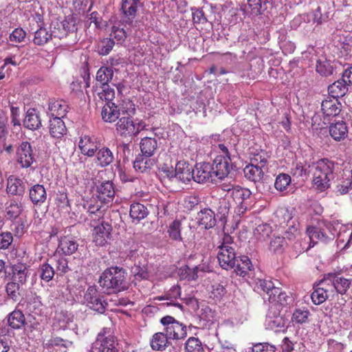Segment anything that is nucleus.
Listing matches in <instances>:
<instances>
[{
  "label": "nucleus",
  "mask_w": 352,
  "mask_h": 352,
  "mask_svg": "<svg viewBox=\"0 0 352 352\" xmlns=\"http://www.w3.org/2000/svg\"><path fill=\"white\" fill-rule=\"evenodd\" d=\"M307 234L313 243H316L318 241L328 243L334 239L336 234H338V245L344 243L345 236L346 238V243L342 249L348 248L352 243V230L349 232L344 226L334 221L332 223L320 222L317 226L309 227L307 229Z\"/></svg>",
  "instance_id": "1"
},
{
  "label": "nucleus",
  "mask_w": 352,
  "mask_h": 352,
  "mask_svg": "<svg viewBox=\"0 0 352 352\" xmlns=\"http://www.w3.org/2000/svg\"><path fill=\"white\" fill-rule=\"evenodd\" d=\"M337 165L333 161L323 158L311 166V187L315 191L322 192L329 188Z\"/></svg>",
  "instance_id": "2"
},
{
  "label": "nucleus",
  "mask_w": 352,
  "mask_h": 352,
  "mask_svg": "<svg viewBox=\"0 0 352 352\" xmlns=\"http://www.w3.org/2000/svg\"><path fill=\"white\" fill-rule=\"evenodd\" d=\"M99 283L109 292H120L128 288L125 270L118 267L106 270L101 275Z\"/></svg>",
  "instance_id": "3"
},
{
  "label": "nucleus",
  "mask_w": 352,
  "mask_h": 352,
  "mask_svg": "<svg viewBox=\"0 0 352 352\" xmlns=\"http://www.w3.org/2000/svg\"><path fill=\"white\" fill-rule=\"evenodd\" d=\"M76 29L74 20L66 19L62 23L54 24L50 33L45 28L37 30L34 33L33 41L36 45H43L47 43L52 36L62 38L66 36L68 32H74Z\"/></svg>",
  "instance_id": "4"
},
{
  "label": "nucleus",
  "mask_w": 352,
  "mask_h": 352,
  "mask_svg": "<svg viewBox=\"0 0 352 352\" xmlns=\"http://www.w3.org/2000/svg\"><path fill=\"white\" fill-rule=\"evenodd\" d=\"M223 191L228 192V196L232 198L236 205V212L239 215L244 214L250 210L254 203L251 191L240 186L223 183L221 185Z\"/></svg>",
  "instance_id": "5"
},
{
  "label": "nucleus",
  "mask_w": 352,
  "mask_h": 352,
  "mask_svg": "<svg viewBox=\"0 0 352 352\" xmlns=\"http://www.w3.org/2000/svg\"><path fill=\"white\" fill-rule=\"evenodd\" d=\"M88 211L90 213L89 215L91 221V226L94 227V242L97 245L103 246L108 243L110 239L111 231L112 230L111 226L104 222L102 219H100L102 212L100 208H97L95 211L91 210L90 207Z\"/></svg>",
  "instance_id": "6"
},
{
  "label": "nucleus",
  "mask_w": 352,
  "mask_h": 352,
  "mask_svg": "<svg viewBox=\"0 0 352 352\" xmlns=\"http://www.w3.org/2000/svg\"><path fill=\"white\" fill-rule=\"evenodd\" d=\"M116 337L109 328H103L98 334L90 350L94 352H119Z\"/></svg>",
  "instance_id": "7"
},
{
  "label": "nucleus",
  "mask_w": 352,
  "mask_h": 352,
  "mask_svg": "<svg viewBox=\"0 0 352 352\" xmlns=\"http://www.w3.org/2000/svg\"><path fill=\"white\" fill-rule=\"evenodd\" d=\"M230 241V236H225L222 244L218 247L217 258L219 265L227 270L234 268L236 261L235 249Z\"/></svg>",
  "instance_id": "8"
},
{
  "label": "nucleus",
  "mask_w": 352,
  "mask_h": 352,
  "mask_svg": "<svg viewBox=\"0 0 352 352\" xmlns=\"http://www.w3.org/2000/svg\"><path fill=\"white\" fill-rule=\"evenodd\" d=\"M15 160L21 168H28L36 162L37 155L31 144L22 141L15 148Z\"/></svg>",
  "instance_id": "9"
},
{
  "label": "nucleus",
  "mask_w": 352,
  "mask_h": 352,
  "mask_svg": "<svg viewBox=\"0 0 352 352\" xmlns=\"http://www.w3.org/2000/svg\"><path fill=\"white\" fill-rule=\"evenodd\" d=\"M321 285H327L336 294H345L351 285V280L340 276L339 273L330 272L324 274L320 281Z\"/></svg>",
  "instance_id": "10"
},
{
  "label": "nucleus",
  "mask_w": 352,
  "mask_h": 352,
  "mask_svg": "<svg viewBox=\"0 0 352 352\" xmlns=\"http://www.w3.org/2000/svg\"><path fill=\"white\" fill-rule=\"evenodd\" d=\"M116 131L122 136H136L146 128V124L142 120L133 121L129 117H122L116 125Z\"/></svg>",
  "instance_id": "11"
},
{
  "label": "nucleus",
  "mask_w": 352,
  "mask_h": 352,
  "mask_svg": "<svg viewBox=\"0 0 352 352\" xmlns=\"http://www.w3.org/2000/svg\"><path fill=\"white\" fill-rule=\"evenodd\" d=\"M160 322L164 327V332L169 340H179L186 337V326L176 320L173 317L164 316L160 320Z\"/></svg>",
  "instance_id": "12"
},
{
  "label": "nucleus",
  "mask_w": 352,
  "mask_h": 352,
  "mask_svg": "<svg viewBox=\"0 0 352 352\" xmlns=\"http://www.w3.org/2000/svg\"><path fill=\"white\" fill-rule=\"evenodd\" d=\"M82 302L91 309L100 314H103L105 311L107 305L103 296L100 295L97 289L94 286L88 287L84 294Z\"/></svg>",
  "instance_id": "13"
},
{
  "label": "nucleus",
  "mask_w": 352,
  "mask_h": 352,
  "mask_svg": "<svg viewBox=\"0 0 352 352\" xmlns=\"http://www.w3.org/2000/svg\"><path fill=\"white\" fill-rule=\"evenodd\" d=\"M230 161V156L217 155L214 158L212 168L217 182L228 177L232 168Z\"/></svg>",
  "instance_id": "14"
},
{
  "label": "nucleus",
  "mask_w": 352,
  "mask_h": 352,
  "mask_svg": "<svg viewBox=\"0 0 352 352\" xmlns=\"http://www.w3.org/2000/svg\"><path fill=\"white\" fill-rule=\"evenodd\" d=\"M192 173V179L197 183H217L212 166L209 163L197 164Z\"/></svg>",
  "instance_id": "15"
},
{
  "label": "nucleus",
  "mask_w": 352,
  "mask_h": 352,
  "mask_svg": "<svg viewBox=\"0 0 352 352\" xmlns=\"http://www.w3.org/2000/svg\"><path fill=\"white\" fill-rule=\"evenodd\" d=\"M25 190V183L14 175H10L7 179L6 192L8 195L23 199Z\"/></svg>",
  "instance_id": "16"
},
{
  "label": "nucleus",
  "mask_w": 352,
  "mask_h": 352,
  "mask_svg": "<svg viewBox=\"0 0 352 352\" xmlns=\"http://www.w3.org/2000/svg\"><path fill=\"white\" fill-rule=\"evenodd\" d=\"M209 271L210 267L205 264L199 265L192 268H190L188 266L186 265L184 267L179 268L178 274L182 279H186L188 280H195L199 276H201V273Z\"/></svg>",
  "instance_id": "17"
},
{
  "label": "nucleus",
  "mask_w": 352,
  "mask_h": 352,
  "mask_svg": "<svg viewBox=\"0 0 352 352\" xmlns=\"http://www.w3.org/2000/svg\"><path fill=\"white\" fill-rule=\"evenodd\" d=\"M193 169L192 166L186 161L180 160L177 162L175 168V178L186 183L192 179Z\"/></svg>",
  "instance_id": "18"
},
{
  "label": "nucleus",
  "mask_w": 352,
  "mask_h": 352,
  "mask_svg": "<svg viewBox=\"0 0 352 352\" xmlns=\"http://www.w3.org/2000/svg\"><path fill=\"white\" fill-rule=\"evenodd\" d=\"M342 104L338 99L327 97L321 103V110L325 117H334L341 111Z\"/></svg>",
  "instance_id": "19"
},
{
  "label": "nucleus",
  "mask_w": 352,
  "mask_h": 352,
  "mask_svg": "<svg viewBox=\"0 0 352 352\" xmlns=\"http://www.w3.org/2000/svg\"><path fill=\"white\" fill-rule=\"evenodd\" d=\"M81 153L88 157H92L98 149V142L94 137L84 135L81 137L78 142Z\"/></svg>",
  "instance_id": "20"
},
{
  "label": "nucleus",
  "mask_w": 352,
  "mask_h": 352,
  "mask_svg": "<svg viewBox=\"0 0 352 352\" xmlns=\"http://www.w3.org/2000/svg\"><path fill=\"white\" fill-rule=\"evenodd\" d=\"M97 197L103 203L111 201L115 195L113 183L109 181L102 182L97 186Z\"/></svg>",
  "instance_id": "21"
},
{
  "label": "nucleus",
  "mask_w": 352,
  "mask_h": 352,
  "mask_svg": "<svg viewBox=\"0 0 352 352\" xmlns=\"http://www.w3.org/2000/svg\"><path fill=\"white\" fill-rule=\"evenodd\" d=\"M23 199H12L6 204V214L9 219H15L22 213L25 205L22 201Z\"/></svg>",
  "instance_id": "22"
},
{
  "label": "nucleus",
  "mask_w": 352,
  "mask_h": 352,
  "mask_svg": "<svg viewBox=\"0 0 352 352\" xmlns=\"http://www.w3.org/2000/svg\"><path fill=\"white\" fill-rule=\"evenodd\" d=\"M49 131L52 137L61 139L66 134L67 128L60 117H54L50 119Z\"/></svg>",
  "instance_id": "23"
},
{
  "label": "nucleus",
  "mask_w": 352,
  "mask_h": 352,
  "mask_svg": "<svg viewBox=\"0 0 352 352\" xmlns=\"http://www.w3.org/2000/svg\"><path fill=\"white\" fill-rule=\"evenodd\" d=\"M199 225L205 229H210L216 225L214 212L210 208H204L197 213Z\"/></svg>",
  "instance_id": "24"
},
{
  "label": "nucleus",
  "mask_w": 352,
  "mask_h": 352,
  "mask_svg": "<svg viewBox=\"0 0 352 352\" xmlns=\"http://www.w3.org/2000/svg\"><path fill=\"white\" fill-rule=\"evenodd\" d=\"M120 116V109L113 102H106L102 109L101 116L105 122H114L119 118Z\"/></svg>",
  "instance_id": "25"
},
{
  "label": "nucleus",
  "mask_w": 352,
  "mask_h": 352,
  "mask_svg": "<svg viewBox=\"0 0 352 352\" xmlns=\"http://www.w3.org/2000/svg\"><path fill=\"white\" fill-rule=\"evenodd\" d=\"M23 126L30 130H36L41 126V120L38 111L35 109H29L23 120Z\"/></svg>",
  "instance_id": "26"
},
{
  "label": "nucleus",
  "mask_w": 352,
  "mask_h": 352,
  "mask_svg": "<svg viewBox=\"0 0 352 352\" xmlns=\"http://www.w3.org/2000/svg\"><path fill=\"white\" fill-rule=\"evenodd\" d=\"M329 131L331 138L338 142L344 140L348 135V127L343 121L331 124L329 127Z\"/></svg>",
  "instance_id": "27"
},
{
  "label": "nucleus",
  "mask_w": 352,
  "mask_h": 352,
  "mask_svg": "<svg viewBox=\"0 0 352 352\" xmlns=\"http://www.w3.org/2000/svg\"><path fill=\"white\" fill-rule=\"evenodd\" d=\"M286 325L285 319L279 314L270 312L265 320V326L267 329L274 331H280L285 328Z\"/></svg>",
  "instance_id": "28"
},
{
  "label": "nucleus",
  "mask_w": 352,
  "mask_h": 352,
  "mask_svg": "<svg viewBox=\"0 0 352 352\" xmlns=\"http://www.w3.org/2000/svg\"><path fill=\"white\" fill-rule=\"evenodd\" d=\"M319 286L320 287L314 291L311 296L312 302L315 305H320L327 299L333 298L332 291L329 287L327 285H321L320 283Z\"/></svg>",
  "instance_id": "29"
},
{
  "label": "nucleus",
  "mask_w": 352,
  "mask_h": 352,
  "mask_svg": "<svg viewBox=\"0 0 352 352\" xmlns=\"http://www.w3.org/2000/svg\"><path fill=\"white\" fill-rule=\"evenodd\" d=\"M68 105L63 100H50L48 106L49 113L54 117H64L67 112Z\"/></svg>",
  "instance_id": "30"
},
{
  "label": "nucleus",
  "mask_w": 352,
  "mask_h": 352,
  "mask_svg": "<svg viewBox=\"0 0 352 352\" xmlns=\"http://www.w3.org/2000/svg\"><path fill=\"white\" fill-rule=\"evenodd\" d=\"M29 196L31 201L36 205L44 203L47 198L45 188L43 185L35 184L30 188Z\"/></svg>",
  "instance_id": "31"
},
{
  "label": "nucleus",
  "mask_w": 352,
  "mask_h": 352,
  "mask_svg": "<svg viewBox=\"0 0 352 352\" xmlns=\"http://www.w3.org/2000/svg\"><path fill=\"white\" fill-rule=\"evenodd\" d=\"M78 247L76 241L71 236H67L59 239L58 250L65 255H71L77 250Z\"/></svg>",
  "instance_id": "32"
},
{
  "label": "nucleus",
  "mask_w": 352,
  "mask_h": 352,
  "mask_svg": "<svg viewBox=\"0 0 352 352\" xmlns=\"http://www.w3.org/2000/svg\"><path fill=\"white\" fill-rule=\"evenodd\" d=\"M113 154L109 148H98L96 153V163L98 166L106 167L113 162Z\"/></svg>",
  "instance_id": "33"
},
{
  "label": "nucleus",
  "mask_w": 352,
  "mask_h": 352,
  "mask_svg": "<svg viewBox=\"0 0 352 352\" xmlns=\"http://www.w3.org/2000/svg\"><path fill=\"white\" fill-rule=\"evenodd\" d=\"M270 302L277 303L282 306L290 304L293 301V298L288 296L285 292H283L280 288L276 287L272 290L271 296L268 297Z\"/></svg>",
  "instance_id": "34"
},
{
  "label": "nucleus",
  "mask_w": 352,
  "mask_h": 352,
  "mask_svg": "<svg viewBox=\"0 0 352 352\" xmlns=\"http://www.w3.org/2000/svg\"><path fill=\"white\" fill-rule=\"evenodd\" d=\"M169 343V338L164 332L155 333L150 342L151 346L155 351H163Z\"/></svg>",
  "instance_id": "35"
},
{
  "label": "nucleus",
  "mask_w": 352,
  "mask_h": 352,
  "mask_svg": "<svg viewBox=\"0 0 352 352\" xmlns=\"http://www.w3.org/2000/svg\"><path fill=\"white\" fill-rule=\"evenodd\" d=\"M155 163V160L151 158V157H147L144 155H139L136 157L133 162V167L136 170L144 173L148 169H150Z\"/></svg>",
  "instance_id": "36"
},
{
  "label": "nucleus",
  "mask_w": 352,
  "mask_h": 352,
  "mask_svg": "<svg viewBox=\"0 0 352 352\" xmlns=\"http://www.w3.org/2000/svg\"><path fill=\"white\" fill-rule=\"evenodd\" d=\"M252 264L247 256L236 258L234 271L237 275L245 276L249 271L252 270Z\"/></svg>",
  "instance_id": "37"
},
{
  "label": "nucleus",
  "mask_w": 352,
  "mask_h": 352,
  "mask_svg": "<svg viewBox=\"0 0 352 352\" xmlns=\"http://www.w3.org/2000/svg\"><path fill=\"white\" fill-rule=\"evenodd\" d=\"M348 91L347 85L342 79L338 80L328 87L331 98H338L346 94Z\"/></svg>",
  "instance_id": "38"
},
{
  "label": "nucleus",
  "mask_w": 352,
  "mask_h": 352,
  "mask_svg": "<svg viewBox=\"0 0 352 352\" xmlns=\"http://www.w3.org/2000/svg\"><path fill=\"white\" fill-rule=\"evenodd\" d=\"M243 172L248 179L254 182L261 180L264 175L261 167L253 164L247 165Z\"/></svg>",
  "instance_id": "39"
},
{
  "label": "nucleus",
  "mask_w": 352,
  "mask_h": 352,
  "mask_svg": "<svg viewBox=\"0 0 352 352\" xmlns=\"http://www.w3.org/2000/svg\"><path fill=\"white\" fill-rule=\"evenodd\" d=\"M157 148V140L155 138L145 137L140 142L141 152L147 157L153 155Z\"/></svg>",
  "instance_id": "40"
},
{
  "label": "nucleus",
  "mask_w": 352,
  "mask_h": 352,
  "mask_svg": "<svg viewBox=\"0 0 352 352\" xmlns=\"http://www.w3.org/2000/svg\"><path fill=\"white\" fill-rule=\"evenodd\" d=\"M25 323V316L20 310H14L8 316V324L12 329H19L24 326Z\"/></svg>",
  "instance_id": "41"
},
{
  "label": "nucleus",
  "mask_w": 352,
  "mask_h": 352,
  "mask_svg": "<svg viewBox=\"0 0 352 352\" xmlns=\"http://www.w3.org/2000/svg\"><path fill=\"white\" fill-rule=\"evenodd\" d=\"M148 214V209L140 203H133L130 207V217L137 221H140Z\"/></svg>",
  "instance_id": "42"
},
{
  "label": "nucleus",
  "mask_w": 352,
  "mask_h": 352,
  "mask_svg": "<svg viewBox=\"0 0 352 352\" xmlns=\"http://www.w3.org/2000/svg\"><path fill=\"white\" fill-rule=\"evenodd\" d=\"M292 178L288 174L280 173L275 179L274 187L280 192H287L289 190Z\"/></svg>",
  "instance_id": "43"
},
{
  "label": "nucleus",
  "mask_w": 352,
  "mask_h": 352,
  "mask_svg": "<svg viewBox=\"0 0 352 352\" xmlns=\"http://www.w3.org/2000/svg\"><path fill=\"white\" fill-rule=\"evenodd\" d=\"M45 344L47 348L58 347L61 351L67 352V349L72 346L73 342L60 337H52Z\"/></svg>",
  "instance_id": "44"
},
{
  "label": "nucleus",
  "mask_w": 352,
  "mask_h": 352,
  "mask_svg": "<svg viewBox=\"0 0 352 352\" xmlns=\"http://www.w3.org/2000/svg\"><path fill=\"white\" fill-rule=\"evenodd\" d=\"M316 72L321 76H329L333 74V67L330 60L324 57H322L317 60Z\"/></svg>",
  "instance_id": "45"
},
{
  "label": "nucleus",
  "mask_w": 352,
  "mask_h": 352,
  "mask_svg": "<svg viewBox=\"0 0 352 352\" xmlns=\"http://www.w3.org/2000/svg\"><path fill=\"white\" fill-rule=\"evenodd\" d=\"M113 76V70L111 67L103 66L96 73V80L101 85H109Z\"/></svg>",
  "instance_id": "46"
},
{
  "label": "nucleus",
  "mask_w": 352,
  "mask_h": 352,
  "mask_svg": "<svg viewBox=\"0 0 352 352\" xmlns=\"http://www.w3.org/2000/svg\"><path fill=\"white\" fill-rule=\"evenodd\" d=\"M182 221L176 219L173 221L168 227L167 232L170 239L175 241H182L181 235Z\"/></svg>",
  "instance_id": "47"
},
{
  "label": "nucleus",
  "mask_w": 352,
  "mask_h": 352,
  "mask_svg": "<svg viewBox=\"0 0 352 352\" xmlns=\"http://www.w3.org/2000/svg\"><path fill=\"white\" fill-rule=\"evenodd\" d=\"M276 287H275L274 283L269 279H258L255 285V289L258 292H263V293L266 294L268 297L271 296L272 290Z\"/></svg>",
  "instance_id": "48"
},
{
  "label": "nucleus",
  "mask_w": 352,
  "mask_h": 352,
  "mask_svg": "<svg viewBox=\"0 0 352 352\" xmlns=\"http://www.w3.org/2000/svg\"><path fill=\"white\" fill-rule=\"evenodd\" d=\"M352 190V171L346 177L340 179L336 185V192L340 195H344Z\"/></svg>",
  "instance_id": "49"
},
{
  "label": "nucleus",
  "mask_w": 352,
  "mask_h": 352,
  "mask_svg": "<svg viewBox=\"0 0 352 352\" xmlns=\"http://www.w3.org/2000/svg\"><path fill=\"white\" fill-rule=\"evenodd\" d=\"M55 320L60 329H67L73 322V316L66 311H61L56 313Z\"/></svg>",
  "instance_id": "50"
},
{
  "label": "nucleus",
  "mask_w": 352,
  "mask_h": 352,
  "mask_svg": "<svg viewBox=\"0 0 352 352\" xmlns=\"http://www.w3.org/2000/svg\"><path fill=\"white\" fill-rule=\"evenodd\" d=\"M37 272L41 279L45 282L52 280L55 274L54 268L47 263L41 264Z\"/></svg>",
  "instance_id": "51"
},
{
  "label": "nucleus",
  "mask_w": 352,
  "mask_h": 352,
  "mask_svg": "<svg viewBox=\"0 0 352 352\" xmlns=\"http://www.w3.org/2000/svg\"><path fill=\"white\" fill-rule=\"evenodd\" d=\"M309 315V311L305 308L296 309L293 312L291 320L294 324H304L308 322Z\"/></svg>",
  "instance_id": "52"
},
{
  "label": "nucleus",
  "mask_w": 352,
  "mask_h": 352,
  "mask_svg": "<svg viewBox=\"0 0 352 352\" xmlns=\"http://www.w3.org/2000/svg\"><path fill=\"white\" fill-rule=\"evenodd\" d=\"M185 352H204L201 342L195 337L189 338L185 343Z\"/></svg>",
  "instance_id": "53"
},
{
  "label": "nucleus",
  "mask_w": 352,
  "mask_h": 352,
  "mask_svg": "<svg viewBox=\"0 0 352 352\" xmlns=\"http://www.w3.org/2000/svg\"><path fill=\"white\" fill-rule=\"evenodd\" d=\"M101 89V91L98 92L100 99L107 102H112L116 94L114 89L110 87L109 85H102Z\"/></svg>",
  "instance_id": "54"
},
{
  "label": "nucleus",
  "mask_w": 352,
  "mask_h": 352,
  "mask_svg": "<svg viewBox=\"0 0 352 352\" xmlns=\"http://www.w3.org/2000/svg\"><path fill=\"white\" fill-rule=\"evenodd\" d=\"M140 0H122V10L126 16H134L137 11V3Z\"/></svg>",
  "instance_id": "55"
},
{
  "label": "nucleus",
  "mask_w": 352,
  "mask_h": 352,
  "mask_svg": "<svg viewBox=\"0 0 352 352\" xmlns=\"http://www.w3.org/2000/svg\"><path fill=\"white\" fill-rule=\"evenodd\" d=\"M247 1L252 13L254 14H261L266 9L265 3H263L262 0H247Z\"/></svg>",
  "instance_id": "56"
},
{
  "label": "nucleus",
  "mask_w": 352,
  "mask_h": 352,
  "mask_svg": "<svg viewBox=\"0 0 352 352\" xmlns=\"http://www.w3.org/2000/svg\"><path fill=\"white\" fill-rule=\"evenodd\" d=\"M286 245L285 237L275 236L270 241V249L275 253L281 252Z\"/></svg>",
  "instance_id": "57"
},
{
  "label": "nucleus",
  "mask_w": 352,
  "mask_h": 352,
  "mask_svg": "<svg viewBox=\"0 0 352 352\" xmlns=\"http://www.w3.org/2000/svg\"><path fill=\"white\" fill-rule=\"evenodd\" d=\"M200 202L199 197L196 195L186 196L183 200L184 207L188 210H192Z\"/></svg>",
  "instance_id": "58"
},
{
  "label": "nucleus",
  "mask_w": 352,
  "mask_h": 352,
  "mask_svg": "<svg viewBox=\"0 0 352 352\" xmlns=\"http://www.w3.org/2000/svg\"><path fill=\"white\" fill-rule=\"evenodd\" d=\"M19 284L14 282H9L6 286L7 294L14 300H16L19 296Z\"/></svg>",
  "instance_id": "59"
},
{
  "label": "nucleus",
  "mask_w": 352,
  "mask_h": 352,
  "mask_svg": "<svg viewBox=\"0 0 352 352\" xmlns=\"http://www.w3.org/2000/svg\"><path fill=\"white\" fill-rule=\"evenodd\" d=\"M111 36L113 39H116L118 43H122L126 38V32L124 28L113 25Z\"/></svg>",
  "instance_id": "60"
},
{
  "label": "nucleus",
  "mask_w": 352,
  "mask_h": 352,
  "mask_svg": "<svg viewBox=\"0 0 352 352\" xmlns=\"http://www.w3.org/2000/svg\"><path fill=\"white\" fill-rule=\"evenodd\" d=\"M8 330L5 327L0 329V352H8L10 347V343L6 333Z\"/></svg>",
  "instance_id": "61"
},
{
  "label": "nucleus",
  "mask_w": 352,
  "mask_h": 352,
  "mask_svg": "<svg viewBox=\"0 0 352 352\" xmlns=\"http://www.w3.org/2000/svg\"><path fill=\"white\" fill-rule=\"evenodd\" d=\"M200 318L206 321H211L214 317V313L208 305H202L199 311Z\"/></svg>",
  "instance_id": "62"
},
{
  "label": "nucleus",
  "mask_w": 352,
  "mask_h": 352,
  "mask_svg": "<svg viewBox=\"0 0 352 352\" xmlns=\"http://www.w3.org/2000/svg\"><path fill=\"white\" fill-rule=\"evenodd\" d=\"M13 241L11 232H5L0 234V249L6 250L9 248Z\"/></svg>",
  "instance_id": "63"
},
{
  "label": "nucleus",
  "mask_w": 352,
  "mask_h": 352,
  "mask_svg": "<svg viewBox=\"0 0 352 352\" xmlns=\"http://www.w3.org/2000/svg\"><path fill=\"white\" fill-rule=\"evenodd\" d=\"M252 352H275V346L268 343H258L252 347Z\"/></svg>",
  "instance_id": "64"
}]
</instances>
